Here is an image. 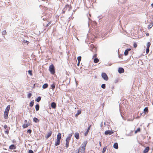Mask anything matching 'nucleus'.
Returning a JSON list of instances; mask_svg holds the SVG:
<instances>
[{"label": "nucleus", "instance_id": "obj_1", "mask_svg": "<svg viewBox=\"0 0 153 153\" xmlns=\"http://www.w3.org/2000/svg\"><path fill=\"white\" fill-rule=\"evenodd\" d=\"M87 143V141H84L79 148L78 153H84L85 150V147Z\"/></svg>", "mask_w": 153, "mask_h": 153}, {"label": "nucleus", "instance_id": "obj_2", "mask_svg": "<svg viewBox=\"0 0 153 153\" xmlns=\"http://www.w3.org/2000/svg\"><path fill=\"white\" fill-rule=\"evenodd\" d=\"M72 9V7L71 4H66L62 10V13L64 14L66 11L69 12Z\"/></svg>", "mask_w": 153, "mask_h": 153}, {"label": "nucleus", "instance_id": "obj_3", "mask_svg": "<svg viewBox=\"0 0 153 153\" xmlns=\"http://www.w3.org/2000/svg\"><path fill=\"white\" fill-rule=\"evenodd\" d=\"M61 134L60 133H59L57 135L56 141L55 143V146H57L60 144V141L61 138Z\"/></svg>", "mask_w": 153, "mask_h": 153}, {"label": "nucleus", "instance_id": "obj_4", "mask_svg": "<svg viewBox=\"0 0 153 153\" xmlns=\"http://www.w3.org/2000/svg\"><path fill=\"white\" fill-rule=\"evenodd\" d=\"M49 71L51 73L53 74L55 73V68L53 64L51 65L49 67Z\"/></svg>", "mask_w": 153, "mask_h": 153}, {"label": "nucleus", "instance_id": "obj_5", "mask_svg": "<svg viewBox=\"0 0 153 153\" xmlns=\"http://www.w3.org/2000/svg\"><path fill=\"white\" fill-rule=\"evenodd\" d=\"M72 136V135H69L68 137H67L66 139V144H65V147L66 148L68 147L69 146V142L71 140V137Z\"/></svg>", "mask_w": 153, "mask_h": 153}, {"label": "nucleus", "instance_id": "obj_6", "mask_svg": "<svg viewBox=\"0 0 153 153\" xmlns=\"http://www.w3.org/2000/svg\"><path fill=\"white\" fill-rule=\"evenodd\" d=\"M3 127L4 128L6 129V130L4 131L5 133L8 134L9 133V130L10 129V127H8L6 125H4Z\"/></svg>", "mask_w": 153, "mask_h": 153}, {"label": "nucleus", "instance_id": "obj_7", "mask_svg": "<svg viewBox=\"0 0 153 153\" xmlns=\"http://www.w3.org/2000/svg\"><path fill=\"white\" fill-rule=\"evenodd\" d=\"M102 78L105 80L107 81L108 80V77L106 74L105 73H102Z\"/></svg>", "mask_w": 153, "mask_h": 153}, {"label": "nucleus", "instance_id": "obj_8", "mask_svg": "<svg viewBox=\"0 0 153 153\" xmlns=\"http://www.w3.org/2000/svg\"><path fill=\"white\" fill-rule=\"evenodd\" d=\"M113 133V132L111 130H108L106 131L105 132V134L106 135H108V134L111 135Z\"/></svg>", "mask_w": 153, "mask_h": 153}, {"label": "nucleus", "instance_id": "obj_9", "mask_svg": "<svg viewBox=\"0 0 153 153\" xmlns=\"http://www.w3.org/2000/svg\"><path fill=\"white\" fill-rule=\"evenodd\" d=\"M52 132V131H50L47 134L46 136H45V137L46 139H48L49 138L51 135Z\"/></svg>", "mask_w": 153, "mask_h": 153}, {"label": "nucleus", "instance_id": "obj_10", "mask_svg": "<svg viewBox=\"0 0 153 153\" xmlns=\"http://www.w3.org/2000/svg\"><path fill=\"white\" fill-rule=\"evenodd\" d=\"M10 105H8L7 106V107H6V108L5 109L4 112L9 113V111L10 108Z\"/></svg>", "mask_w": 153, "mask_h": 153}, {"label": "nucleus", "instance_id": "obj_11", "mask_svg": "<svg viewBox=\"0 0 153 153\" xmlns=\"http://www.w3.org/2000/svg\"><path fill=\"white\" fill-rule=\"evenodd\" d=\"M16 146L13 144H12L11 145L9 146V149H10L12 150V149H16Z\"/></svg>", "mask_w": 153, "mask_h": 153}, {"label": "nucleus", "instance_id": "obj_12", "mask_svg": "<svg viewBox=\"0 0 153 153\" xmlns=\"http://www.w3.org/2000/svg\"><path fill=\"white\" fill-rule=\"evenodd\" d=\"M131 50L130 48H128L126 50L124 53V55L125 56L127 55L128 54V51H130Z\"/></svg>", "mask_w": 153, "mask_h": 153}, {"label": "nucleus", "instance_id": "obj_13", "mask_svg": "<svg viewBox=\"0 0 153 153\" xmlns=\"http://www.w3.org/2000/svg\"><path fill=\"white\" fill-rule=\"evenodd\" d=\"M118 71L119 73L121 74L122 73H123L124 71V70L123 68H120L118 69Z\"/></svg>", "mask_w": 153, "mask_h": 153}, {"label": "nucleus", "instance_id": "obj_14", "mask_svg": "<svg viewBox=\"0 0 153 153\" xmlns=\"http://www.w3.org/2000/svg\"><path fill=\"white\" fill-rule=\"evenodd\" d=\"M149 150V146H147L146 148L143 151V153H146L148 152Z\"/></svg>", "mask_w": 153, "mask_h": 153}, {"label": "nucleus", "instance_id": "obj_15", "mask_svg": "<svg viewBox=\"0 0 153 153\" xmlns=\"http://www.w3.org/2000/svg\"><path fill=\"white\" fill-rule=\"evenodd\" d=\"M51 107L52 108L55 109L56 107V103L54 102H53L51 103Z\"/></svg>", "mask_w": 153, "mask_h": 153}, {"label": "nucleus", "instance_id": "obj_16", "mask_svg": "<svg viewBox=\"0 0 153 153\" xmlns=\"http://www.w3.org/2000/svg\"><path fill=\"white\" fill-rule=\"evenodd\" d=\"M91 126V125H90L88 127L86 131L85 132V135H86L88 134V132H89V131L90 129Z\"/></svg>", "mask_w": 153, "mask_h": 153}, {"label": "nucleus", "instance_id": "obj_17", "mask_svg": "<svg viewBox=\"0 0 153 153\" xmlns=\"http://www.w3.org/2000/svg\"><path fill=\"white\" fill-rule=\"evenodd\" d=\"M8 113L4 112V119H7L8 117Z\"/></svg>", "mask_w": 153, "mask_h": 153}, {"label": "nucleus", "instance_id": "obj_18", "mask_svg": "<svg viewBox=\"0 0 153 153\" xmlns=\"http://www.w3.org/2000/svg\"><path fill=\"white\" fill-rule=\"evenodd\" d=\"M143 111L145 114H147L149 112L148 107H145Z\"/></svg>", "mask_w": 153, "mask_h": 153}, {"label": "nucleus", "instance_id": "obj_19", "mask_svg": "<svg viewBox=\"0 0 153 153\" xmlns=\"http://www.w3.org/2000/svg\"><path fill=\"white\" fill-rule=\"evenodd\" d=\"M91 51L93 52L94 53H97V48H96L94 47L92 50Z\"/></svg>", "mask_w": 153, "mask_h": 153}, {"label": "nucleus", "instance_id": "obj_20", "mask_svg": "<svg viewBox=\"0 0 153 153\" xmlns=\"http://www.w3.org/2000/svg\"><path fill=\"white\" fill-rule=\"evenodd\" d=\"M75 137L76 139L78 140L79 138V133L78 132L76 133L75 134Z\"/></svg>", "mask_w": 153, "mask_h": 153}, {"label": "nucleus", "instance_id": "obj_21", "mask_svg": "<svg viewBox=\"0 0 153 153\" xmlns=\"http://www.w3.org/2000/svg\"><path fill=\"white\" fill-rule=\"evenodd\" d=\"M114 148L115 149L118 148V144L117 143H114L113 146Z\"/></svg>", "mask_w": 153, "mask_h": 153}, {"label": "nucleus", "instance_id": "obj_22", "mask_svg": "<svg viewBox=\"0 0 153 153\" xmlns=\"http://www.w3.org/2000/svg\"><path fill=\"white\" fill-rule=\"evenodd\" d=\"M33 121L35 123H37L39 122V120L36 117H34L33 118Z\"/></svg>", "mask_w": 153, "mask_h": 153}, {"label": "nucleus", "instance_id": "obj_23", "mask_svg": "<svg viewBox=\"0 0 153 153\" xmlns=\"http://www.w3.org/2000/svg\"><path fill=\"white\" fill-rule=\"evenodd\" d=\"M29 125H30L29 124H28V123H26V124L25 123L24 124H23V125L22 126V127L23 128H26Z\"/></svg>", "mask_w": 153, "mask_h": 153}, {"label": "nucleus", "instance_id": "obj_24", "mask_svg": "<svg viewBox=\"0 0 153 153\" xmlns=\"http://www.w3.org/2000/svg\"><path fill=\"white\" fill-rule=\"evenodd\" d=\"M48 84L47 83H45L43 85L42 88L43 89H45L48 87Z\"/></svg>", "mask_w": 153, "mask_h": 153}, {"label": "nucleus", "instance_id": "obj_25", "mask_svg": "<svg viewBox=\"0 0 153 153\" xmlns=\"http://www.w3.org/2000/svg\"><path fill=\"white\" fill-rule=\"evenodd\" d=\"M81 113V111L80 110H79L77 111V113L75 114V116L76 117Z\"/></svg>", "mask_w": 153, "mask_h": 153}, {"label": "nucleus", "instance_id": "obj_26", "mask_svg": "<svg viewBox=\"0 0 153 153\" xmlns=\"http://www.w3.org/2000/svg\"><path fill=\"white\" fill-rule=\"evenodd\" d=\"M94 59V62L95 63H97L99 61V60L97 58H95Z\"/></svg>", "mask_w": 153, "mask_h": 153}, {"label": "nucleus", "instance_id": "obj_27", "mask_svg": "<svg viewBox=\"0 0 153 153\" xmlns=\"http://www.w3.org/2000/svg\"><path fill=\"white\" fill-rule=\"evenodd\" d=\"M34 102V100H32V101H31L29 104V105H30V106L31 107H32L33 105Z\"/></svg>", "mask_w": 153, "mask_h": 153}, {"label": "nucleus", "instance_id": "obj_28", "mask_svg": "<svg viewBox=\"0 0 153 153\" xmlns=\"http://www.w3.org/2000/svg\"><path fill=\"white\" fill-rule=\"evenodd\" d=\"M39 104H37L35 106L36 110V111H38L39 110Z\"/></svg>", "mask_w": 153, "mask_h": 153}, {"label": "nucleus", "instance_id": "obj_29", "mask_svg": "<svg viewBox=\"0 0 153 153\" xmlns=\"http://www.w3.org/2000/svg\"><path fill=\"white\" fill-rule=\"evenodd\" d=\"M153 25V23L152 22H151L149 26L148 29H151Z\"/></svg>", "mask_w": 153, "mask_h": 153}, {"label": "nucleus", "instance_id": "obj_30", "mask_svg": "<svg viewBox=\"0 0 153 153\" xmlns=\"http://www.w3.org/2000/svg\"><path fill=\"white\" fill-rule=\"evenodd\" d=\"M140 128H138L135 131V134H136L138 132H140Z\"/></svg>", "mask_w": 153, "mask_h": 153}, {"label": "nucleus", "instance_id": "obj_31", "mask_svg": "<svg viewBox=\"0 0 153 153\" xmlns=\"http://www.w3.org/2000/svg\"><path fill=\"white\" fill-rule=\"evenodd\" d=\"M107 148V146H105L103 148V149L102 152L103 153L105 152V151H106V150Z\"/></svg>", "mask_w": 153, "mask_h": 153}, {"label": "nucleus", "instance_id": "obj_32", "mask_svg": "<svg viewBox=\"0 0 153 153\" xmlns=\"http://www.w3.org/2000/svg\"><path fill=\"white\" fill-rule=\"evenodd\" d=\"M51 88L53 89H53L55 88V85L54 84H53L51 85Z\"/></svg>", "mask_w": 153, "mask_h": 153}, {"label": "nucleus", "instance_id": "obj_33", "mask_svg": "<svg viewBox=\"0 0 153 153\" xmlns=\"http://www.w3.org/2000/svg\"><path fill=\"white\" fill-rule=\"evenodd\" d=\"M151 45V43L149 42L147 43V48H149V47Z\"/></svg>", "mask_w": 153, "mask_h": 153}, {"label": "nucleus", "instance_id": "obj_34", "mask_svg": "<svg viewBox=\"0 0 153 153\" xmlns=\"http://www.w3.org/2000/svg\"><path fill=\"white\" fill-rule=\"evenodd\" d=\"M77 59L78 62H79V63H80V61H81V57L80 56H78Z\"/></svg>", "mask_w": 153, "mask_h": 153}, {"label": "nucleus", "instance_id": "obj_35", "mask_svg": "<svg viewBox=\"0 0 153 153\" xmlns=\"http://www.w3.org/2000/svg\"><path fill=\"white\" fill-rule=\"evenodd\" d=\"M41 99V97H38L36 100V101L37 102H39L40 101Z\"/></svg>", "mask_w": 153, "mask_h": 153}, {"label": "nucleus", "instance_id": "obj_36", "mask_svg": "<svg viewBox=\"0 0 153 153\" xmlns=\"http://www.w3.org/2000/svg\"><path fill=\"white\" fill-rule=\"evenodd\" d=\"M94 54L93 56L92 59H94V58H96L97 56V54L96 53H94Z\"/></svg>", "mask_w": 153, "mask_h": 153}, {"label": "nucleus", "instance_id": "obj_37", "mask_svg": "<svg viewBox=\"0 0 153 153\" xmlns=\"http://www.w3.org/2000/svg\"><path fill=\"white\" fill-rule=\"evenodd\" d=\"M101 87L103 89H105V84H102L101 85Z\"/></svg>", "mask_w": 153, "mask_h": 153}, {"label": "nucleus", "instance_id": "obj_38", "mask_svg": "<svg viewBox=\"0 0 153 153\" xmlns=\"http://www.w3.org/2000/svg\"><path fill=\"white\" fill-rule=\"evenodd\" d=\"M133 46L134 48H136L137 47V44L135 42H134L133 44Z\"/></svg>", "mask_w": 153, "mask_h": 153}, {"label": "nucleus", "instance_id": "obj_39", "mask_svg": "<svg viewBox=\"0 0 153 153\" xmlns=\"http://www.w3.org/2000/svg\"><path fill=\"white\" fill-rule=\"evenodd\" d=\"M2 33L3 35H5L6 34L7 32L5 30H4L2 32Z\"/></svg>", "mask_w": 153, "mask_h": 153}, {"label": "nucleus", "instance_id": "obj_40", "mask_svg": "<svg viewBox=\"0 0 153 153\" xmlns=\"http://www.w3.org/2000/svg\"><path fill=\"white\" fill-rule=\"evenodd\" d=\"M28 73L31 76L33 74L32 73V71L31 70H29L28 71Z\"/></svg>", "mask_w": 153, "mask_h": 153}, {"label": "nucleus", "instance_id": "obj_41", "mask_svg": "<svg viewBox=\"0 0 153 153\" xmlns=\"http://www.w3.org/2000/svg\"><path fill=\"white\" fill-rule=\"evenodd\" d=\"M149 48H146V53L148 54L149 52Z\"/></svg>", "mask_w": 153, "mask_h": 153}, {"label": "nucleus", "instance_id": "obj_42", "mask_svg": "<svg viewBox=\"0 0 153 153\" xmlns=\"http://www.w3.org/2000/svg\"><path fill=\"white\" fill-rule=\"evenodd\" d=\"M32 96V94L30 93H29L28 94V98H30Z\"/></svg>", "mask_w": 153, "mask_h": 153}, {"label": "nucleus", "instance_id": "obj_43", "mask_svg": "<svg viewBox=\"0 0 153 153\" xmlns=\"http://www.w3.org/2000/svg\"><path fill=\"white\" fill-rule=\"evenodd\" d=\"M51 21H50L46 25V27H47L49 25H50L51 23Z\"/></svg>", "mask_w": 153, "mask_h": 153}, {"label": "nucleus", "instance_id": "obj_44", "mask_svg": "<svg viewBox=\"0 0 153 153\" xmlns=\"http://www.w3.org/2000/svg\"><path fill=\"white\" fill-rule=\"evenodd\" d=\"M27 132L28 133H29L30 134L31 133V132H32V130L31 129H28L27 130Z\"/></svg>", "mask_w": 153, "mask_h": 153}, {"label": "nucleus", "instance_id": "obj_45", "mask_svg": "<svg viewBox=\"0 0 153 153\" xmlns=\"http://www.w3.org/2000/svg\"><path fill=\"white\" fill-rule=\"evenodd\" d=\"M28 152L29 153H34L33 150H29L28 151Z\"/></svg>", "mask_w": 153, "mask_h": 153}, {"label": "nucleus", "instance_id": "obj_46", "mask_svg": "<svg viewBox=\"0 0 153 153\" xmlns=\"http://www.w3.org/2000/svg\"><path fill=\"white\" fill-rule=\"evenodd\" d=\"M72 153H78L77 151L74 150L73 151Z\"/></svg>", "mask_w": 153, "mask_h": 153}, {"label": "nucleus", "instance_id": "obj_47", "mask_svg": "<svg viewBox=\"0 0 153 153\" xmlns=\"http://www.w3.org/2000/svg\"><path fill=\"white\" fill-rule=\"evenodd\" d=\"M12 142L13 143H15L16 142V141L15 140H12Z\"/></svg>", "mask_w": 153, "mask_h": 153}, {"label": "nucleus", "instance_id": "obj_48", "mask_svg": "<svg viewBox=\"0 0 153 153\" xmlns=\"http://www.w3.org/2000/svg\"><path fill=\"white\" fill-rule=\"evenodd\" d=\"M99 144H100V146H102V143H101V142H99Z\"/></svg>", "mask_w": 153, "mask_h": 153}, {"label": "nucleus", "instance_id": "obj_49", "mask_svg": "<svg viewBox=\"0 0 153 153\" xmlns=\"http://www.w3.org/2000/svg\"><path fill=\"white\" fill-rule=\"evenodd\" d=\"M79 63H79V62H78V63H77V65L78 66H79Z\"/></svg>", "mask_w": 153, "mask_h": 153}, {"label": "nucleus", "instance_id": "obj_50", "mask_svg": "<svg viewBox=\"0 0 153 153\" xmlns=\"http://www.w3.org/2000/svg\"><path fill=\"white\" fill-rule=\"evenodd\" d=\"M27 120H25V123H27Z\"/></svg>", "mask_w": 153, "mask_h": 153}, {"label": "nucleus", "instance_id": "obj_51", "mask_svg": "<svg viewBox=\"0 0 153 153\" xmlns=\"http://www.w3.org/2000/svg\"><path fill=\"white\" fill-rule=\"evenodd\" d=\"M151 6H152V7H153V3H152L151 4Z\"/></svg>", "mask_w": 153, "mask_h": 153}, {"label": "nucleus", "instance_id": "obj_52", "mask_svg": "<svg viewBox=\"0 0 153 153\" xmlns=\"http://www.w3.org/2000/svg\"><path fill=\"white\" fill-rule=\"evenodd\" d=\"M146 35L148 36H149V33H147L146 34Z\"/></svg>", "mask_w": 153, "mask_h": 153}]
</instances>
